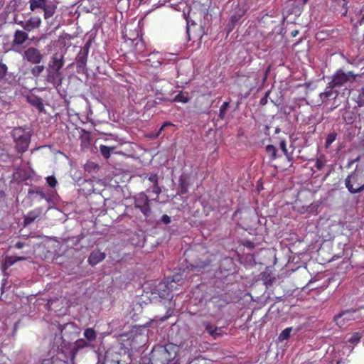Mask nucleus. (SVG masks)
I'll return each mask as SVG.
<instances>
[{
  "label": "nucleus",
  "instance_id": "26",
  "mask_svg": "<svg viewBox=\"0 0 364 364\" xmlns=\"http://www.w3.org/2000/svg\"><path fill=\"white\" fill-rule=\"evenodd\" d=\"M266 151L270 156L271 159H275L277 158V149L274 145L269 144L266 146Z\"/></svg>",
  "mask_w": 364,
  "mask_h": 364
},
{
  "label": "nucleus",
  "instance_id": "19",
  "mask_svg": "<svg viewBox=\"0 0 364 364\" xmlns=\"http://www.w3.org/2000/svg\"><path fill=\"white\" fill-rule=\"evenodd\" d=\"M178 186L180 188V193L181 194H186L188 193L189 187V176L186 173H182L178 179Z\"/></svg>",
  "mask_w": 364,
  "mask_h": 364
},
{
  "label": "nucleus",
  "instance_id": "56",
  "mask_svg": "<svg viewBox=\"0 0 364 364\" xmlns=\"http://www.w3.org/2000/svg\"><path fill=\"white\" fill-rule=\"evenodd\" d=\"M343 118L348 124H350L353 122L352 117H348L347 116L344 115Z\"/></svg>",
  "mask_w": 364,
  "mask_h": 364
},
{
  "label": "nucleus",
  "instance_id": "9",
  "mask_svg": "<svg viewBox=\"0 0 364 364\" xmlns=\"http://www.w3.org/2000/svg\"><path fill=\"white\" fill-rule=\"evenodd\" d=\"M356 312L357 310L353 309L342 311L334 316L333 321L338 326L342 328L346 325L347 322L358 318L357 316H355Z\"/></svg>",
  "mask_w": 364,
  "mask_h": 364
},
{
  "label": "nucleus",
  "instance_id": "54",
  "mask_svg": "<svg viewBox=\"0 0 364 364\" xmlns=\"http://www.w3.org/2000/svg\"><path fill=\"white\" fill-rule=\"evenodd\" d=\"M360 12L362 13V17L360 20L358 21L359 24L361 25L364 23V6H363L362 9L360 10Z\"/></svg>",
  "mask_w": 364,
  "mask_h": 364
},
{
  "label": "nucleus",
  "instance_id": "4",
  "mask_svg": "<svg viewBox=\"0 0 364 364\" xmlns=\"http://www.w3.org/2000/svg\"><path fill=\"white\" fill-rule=\"evenodd\" d=\"M30 9L34 11L36 9L41 8L44 11V18L48 19L53 16L55 12L57 5L54 0H29Z\"/></svg>",
  "mask_w": 364,
  "mask_h": 364
},
{
  "label": "nucleus",
  "instance_id": "59",
  "mask_svg": "<svg viewBox=\"0 0 364 364\" xmlns=\"http://www.w3.org/2000/svg\"><path fill=\"white\" fill-rule=\"evenodd\" d=\"M299 34V31L298 30H294L291 32V36L292 37H296L297 35Z\"/></svg>",
  "mask_w": 364,
  "mask_h": 364
},
{
  "label": "nucleus",
  "instance_id": "10",
  "mask_svg": "<svg viewBox=\"0 0 364 364\" xmlns=\"http://www.w3.org/2000/svg\"><path fill=\"white\" fill-rule=\"evenodd\" d=\"M172 289V284H169L166 282H161L154 288L153 293L158 294L161 299H166L169 298Z\"/></svg>",
  "mask_w": 364,
  "mask_h": 364
},
{
  "label": "nucleus",
  "instance_id": "5",
  "mask_svg": "<svg viewBox=\"0 0 364 364\" xmlns=\"http://www.w3.org/2000/svg\"><path fill=\"white\" fill-rule=\"evenodd\" d=\"M345 185L348 191L353 194L360 193L364 190V183L360 181L356 170L348 176L345 180Z\"/></svg>",
  "mask_w": 364,
  "mask_h": 364
},
{
  "label": "nucleus",
  "instance_id": "47",
  "mask_svg": "<svg viewBox=\"0 0 364 364\" xmlns=\"http://www.w3.org/2000/svg\"><path fill=\"white\" fill-rule=\"evenodd\" d=\"M324 162L322 161L321 160H317L316 162V164H315V166L316 168L318 169V170H322L323 168L324 167Z\"/></svg>",
  "mask_w": 364,
  "mask_h": 364
},
{
  "label": "nucleus",
  "instance_id": "42",
  "mask_svg": "<svg viewBox=\"0 0 364 364\" xmlns=\"http://www.w3.org/2000/svg\"><path fill=\"white\" fill-rule=\"evenodd\" d=\"M91 45V41L89 40L86 42L84 46L80 49L81 51L89 53V50Z\"/></svg>",
  "mask_w": 364,
  "mask_h": 364
},
{
  "label": "nucleus",
  "instance_id": "11",
  "mask_svg": "<svg viewBox=\"0 0 364 364\" xmlns=\"http://www.w3.org/2000/svg\"><path fill=\"white\" fill-rule=\"evenodd\" d=\"M205 331L213 338H217L223 335V330L221 327H218L210 321L203 320L200 322Z\"/></svg>",
  "mask_w": 364,
  "mask_h": 364
},
{
  "label": "nucleus",
  "instance_id": "17",
  "mask_svg": "<svg viewBox=\"0 0 364 364\" xmlns=\"http://www.w3.org/2000/svg\"><path fill=\"white\" fill-rule=\"evenodd\" d=\"M42 213L41 208H36L27 213L26 215L24 216L23 223L24 225H28L35 221L36 219L39 218Z\"/></svg>",
  "mask_w": 364,
  "mask_h": 364
},
{
  "label": "nucleus",
  "instance_id": "30",
  "mask_svg": "<svg viewBox=\"0 0 364 364\" xmlns=\"http://www.w3.org/2000/svg\"><path fill=\"white\" fill-rule=\"evenodd\" d=\"M279 148L284 153V154L287 156V159L289 161L291 160V154L288 152V150L287 149V142L285 140H282L279 143Z\"/></svg>",
  "mask_w": 364,
  "mask_h": 364
},
{
  "label": "nucleus",
  "instance_id": "38",
  "mask_svg": "<svg viewBox=\"0 0 364 364\" xmlns=\"http://www.w3.org/2000/svg\"><path fill=\"white\" fill-rule=\"evenodd\" d=\"M358 104L359 107L364 105V88H362L360 91L358 97Z\"/></svg>",
  "mask_w": 364,
  "mask_h": 364
},
{
  "label": "nucleus",
  "instance_id": "49",
  "mask_svg": "<svg viewBox=\"0 0 364 364\" xmlns=\"http://www.w3.org/2000/svg\"><path fill=\"white\" fill-rule=\"evenodd\" d=\"M58 301V299L57 298H52V299H50L48 300V302L46 304V306H47V309L49 310L50 309V306L55 302Z\"/></svg>",
  "mask_w": 364,
  "mask_h": 364
},
{
  "label": "nucleus",
  "instance_id": "63",
  "mask_svg": "<svg viewBox=\"0 0 364 364\" xmlns=\"http://www.w3.org/2000/svg\"><path fill=\"white\" fill-rule=\"evenodd\" d=\"M173 364H180V363H178L177 361H174V363Z\"/></svg>",
  "mask_w": 364,
  "mask_h": 364
},
{
  "label": "nucleus",
  "instance_id": "39",
  "mask_svg": "<svg viewBox=\"0 0 364 364\" xmlns=\"http://www.w3.org/2000/svg\"><path fill=\"white\" fill-rule=\"evenodd\" d=\"M10 155L6 152L0 153V164L7 162L10 159Z\"/></svg>",
  "mask_w": 364,
  "mask_h": 364
},
{
  "label": "nucleus",
  "instance_id": "60",
  "mask_svg": "<svg viewBox=\"0 0 364 364\" xmlns=\"http://www.w3.org/2000/svg\"><path fill=\"white\" fill-rule=\"evenodd\" d=\"M104 364H109V356L107 355L105 356Z\"/></svg>",
  "mask_w": 364,
  "mask_h": 364
},
{
  "label": "nucleus",
  "instance_id": "61",
  "mask_svg": "<svg viewBox=\"0 0 364 364\" xmlns=\"http://www.w3.org/2000/svg\"><path fill=\"white\" fill-rule=\"evenodd\" d=\"M16 328H17V323H15V325H14V330L16 331Z\"/></svg>",
  "mask_w": 364,
  "mask_h": 364
},
{
  "label": "nucleus",
  "instance_id": "44",
  "mask_svg": "<svg viewBox=\"0 0 364 364\" xmlns=\"http://www.w3.org/2000/svg\"><path fill=\"white\" fill-rule=\"evenodd\" d=\"M161 221L163 222L164 224H169L171 223V218L168 215H163Z\"/></svg>",
  "mask_w": 364,
  "mask_h": 364
},
{
  "label": "nucleus",
  "instance_id": "24",
  "mask_svg": "<svg viewBox=\"0 0 364 364\" xmlns=\"http://www.w3.org/2000/svg\"><path fill=\"white\" fill-rule=\"evenodd\" d=\"M45 68L46 67L43 65H36L31 68V73L33 77H38L44 71Z\"/></svg>",
  "mask_w": 364,
  "mask_h": 364
},
{
  "label": "nucleus",
  "instance_id": "35",
  "mask_svg": "<svg viewBox=\"0 0 364 364\" xmlns=\"http://www.w3.org/2000/svg\"><path fill=\"white\" fill-rule=\"evenodd\" d=\"M46 182L49 186L54 188L57 185L58 182L55 176H50L46 178Z\"/></svg>",
  "mask_w": 364,
  "mask_h": 364
},
{
  "label": "nucleus",
  "instance_id": "28",
  "mask_svg": "<svg viewBox=\"0 0 364 364\" xmlns=\"http://www.w3.org/2000/svg\"><path fill=\"white\" fill-rule=\"evenodd\" d=\"M229 105L230 103L228 102H225L220 107V113L218 117L220 119H224L225 118V114L229 107Z\"/></svg>",
  "mask_w": 364,
  "mask_h": 364
},
{
  "label": "nucleus",
  "instance_id": "62",
  "mask_svg": "<svg viewBox=\"0 0 364 364\" xmlns=\"http://www.w3.org/2000/svg\"><path fill=\"white\" fill-rule=\"evenodd\" d=\"M144 1H145V0H139V3H140V4H141V3H142V2H144Z\"/></svg>",
  "mask_w": 364,
  "mask_h": 364
},
{
  "label": "nucleus",
  "instance_id": "23",
  "mask_svg": "<svg viewBox=\"0 0 364 364\" xmlns=\"http://www.w3.org/2000/svg\"><path fill=\"white\" fill-rule=\"evenodd\" d=\"M261 279L264 282V284L268 287L271 286L275 280L274 277L267 272H263L261 273Z\"/></svg>",
  "mask_w": 364,
  "mask_h": 364
},
{
  "label": "nucleus",
  "instance_id": "43",
  "mask_svg": "<svg viewBox=\"0 0 364 364\" xmlns=\"http://www.w3.org/2000/svg\"><path fill=\"white\" fill-rule=\"evenodd\" d=\"M188 364H205L203 358H196L190 361Z\"/></svg>",
  "mask_w": 364,
  "mask_h": 364
},
{
  "label": "nucleus",
  "instance_id": "6",
  "mask_svg": "<svg viewBox=\"0 0 364 364\" xmlns=\"http://www.w3.org/2000/svg\"><path fill=\"white\" fill-rule=\"evenodd\" d=\"M134 208L139 209L146 218L150 216L151 213L150 200L145 193L141 192L134 197Z\"/></svg>",
  "mask_w": 364,
  "mask_h": 364
},
{
  "label": "nucleus",
  "instance_id": "64",
  "mask_svg": "<svg viewBox=\"0 0 364 364\" xmlns=\"http://www.w3.org/2000/svg\"><path fill=\"white\" fill-rule=\"evenodd\" d=\"M168 1L170 2V1H171V0H168Z\"/></svg>",
  "mask_w": 364,
  "mask_h": 364
},
{
  "label": "nucleus",
  "instance_id": "14",
  "mask_svg": "<svg viewBox=\"0 0 364 364\" xmlns=\"http://www.w3.org/2000/svg\"><path fill=\"white\" fill-rule=\"evenodd\" d=\"M88 53L80 50L75 58L77 73H84L87 60Z\"/></svg>",
  "mask_w": 364,
  "mask_h": 364
},
{
  "label": "nucleus",
  "instance_id": "3",
  "mask_svg": "<svg viewBox=\"0 0 364 364\" xmlns=\"http://www.w3.org/2000/svg\"><path fill=\"white\" fill-rule=\"evenodd\" d=\"M15 149L18 153L26 152L31 143V134L21 127H15L11 132Z\"/></svg>",
  "mask_w": 364,
  "mask_h": 364
},
{
  "label": "nucleus",
  "instance_id": "51",
  "mask_svg": "<svg viewBox=\"0 0 364 364\" xmlns=\"http://www.w3.org/2000/svg\"><path fill=\"white\" fill-rule=\"evenodd\" d=\"M172 125H173V124L171 123L170 122H165L163 124L162 127L160 128V129H159V131L158 132V134H159L161 132L162 129H164L165 127H166L168 126H172Z\"/></svg>",
  "mask_w": 364,
  "mask_h": 364
},
{
  "label": "nucleus",
  "instance_id": "22",
  "mask_svg": "<svg viewBox=\"0 0 364 364\" xmlns=\"http://www.w3.org/2000/svg\"><path fill=\"white\" fill-rule=\"evenodd\" d=\"M115 148L116 146H114L100 145L99 150L104 158L108 159L111 155V152H112Z\"/></svg>",
  "mask_w": 364,
  "mask_h": 364
},
{
  "label": "nucleus",
  "instance_id": "40",
  "mask_svg": "<svg viewBox=\"0 0 364 364\" xmlns=\"http://www.w3.org/2000/svg\"><path fill=\"white\" fill-rule=\"evenodd\" d=\"M97 168H98V165L92 162L87 164L85 165V169L89 171H91L92 170H95Z\"/></svg>",
  "mask_w": 364,
  "mask_h": 364
},
{
  "label": "nucleus",
  "instance_id": "2",
  "mask_svg": "<svg viewBox=\"0 0 364 364\" xmlns=\"http://www.w3.org/2000/svg\"><path fill=\"white\" fill-rule=\"evenodd\" d=\"M64 55L62 53H54L46 68V81L51 84L55 89H58L64 79L61 69L64 65Z\"/></svg>",
  "mask_w": 364,
  "mask_h": 364
},
{
  "label": "nucleus",
  "instance_id": "7",
  "mask_svg": "<svg viewBox=\"0 0 364 364\" xmlns=\"http://www.w3.org/2000/svg\"><path fill=\"white\" fill-rule=\"evenodd\" d=\"M355 79V75L353 72L345 73L342 70H338L332 77L330 82L331 87H340L347 82H353Z\"/></svg>",
  "mask_w": 364,
  "mask_h": 364
},
{
  "label": "nucleus",
  "instance_id": "15",
  "mask_svg": "<svg viewBox=\"0 0 364 364\" xmlns=\"http://www.w3.org/2000/svg\"><path fill=\"white\" fill-rule=\"evenodd\" d=\"M28 38V35L26 32L21 30H16L14 35L12 46H20L24 43Z\"/></svg>",
  "mask_w": 364,
  "mask_h": 364
},
{
  "label": "nucleus",
  "instance_id": "1",
  "mask_svg": "<svg viewBox=\"0 0 364 364\" xmlns=\"http://www.w3.org/2000/svg\"><path fill=\"white\" fill-rule=\"evenodd\" d=\"M179 346L172 343L155 346L149 353L150 364H173L177 358Z\"/></svg>",
  "mask_w": 364,
  "mask_h": 364
},
{
  "label": "nucleus",
  "instance_id": "45",
  "mask_svg": "<svg viewBox=\"0 0 364 364\" xmlns=\"http://www.w3.org/2000/svg\"><path fill=\"white\" fill-rule=\"evenodd\" d=\"M152 192L156 195H159L160 194V193L161 192V189L160 188V186H159L158 183L156 184H154L153 186V188H152Z\"/></svg>",
  "mask_w": 364,
  "mask_h": 364
},
{
  "label": "nucleus",
  "instance_id": "36",
  "mask_svg": "<svg viewBox=\"0 0 364 364\" xmlns=\"http://www.w3.org/2000/svg\"><path fill=\"white\" fill-rule=\"evenodd\" d=\"M156 99L159 100H164V101L170 100V98L166 94H164L159 90H157V92L156 93Z\"/></svg>",
  "mask_w": 364,
  "mask_h": 364
},
{
  "label": "nucleus",
  "instance_id": "13",
  "mask_svg": "<svg viewBox=\"0 0 364 364\" xmlns=\"http://www.w3.org/2000/svg\"><path fill=\"white\" fill-rule=\"evenodd\" d=\"M308 0H289L287 6V11L296 16L300 15L301 9Z\"/></svg>",
  "mask_w": 364,
  "mask_h": 364
},
{
  "label": "nucleus",
  "instance_id": "53",
  "mask_svg": "<svg viewBox=\"0 0 364 364\" xmlns=\"http://www.w3.org/2000/svg\"><path fill=\"white\" fill-rule=\"evenodd\" d=\"M36 194H38L41 198L47 199L46 194L44 192H43L42 191H37Z\"/></svg>",
  "mask_w": 364,
  "mask_h": 364
},
{
  "label": "nucleus",
  "instance_id": "37",
  "mask_svg": "<svg viewBox=\"0 0 364 364\" xmlns=\"http://www.w3.org/2000/svg\"><path fill=\"white\" fill-rule=\"evenodd\" d=\"M334 88L335 87H331L330 86V82H329L325 92L322 95H323L326 97H331L334 92L333 90Z\"/></svg>",
  "mask_w": 364,
  "mask_h": 364
},
{
  "label": "nucleus",
  "instance_id": "52",
  "mask_svg": "<svg viewBox=\"0 0 364 364\" xmlns=\"http://www.w3.org/2000/svg\"><path fill=\"white\" fill-rule=\"evenodd\" d=\"M25 242H17L15 245H14V247L15 248H17V249H21L23 248L24 246H25Z\"/></svg>",
  "mask_w": 364,
  "mask_h": 364
},
{
  "label": "nucleus",
  "instance_id": "57",
  "mask_svg": "<svg viewBox=\"0 0 364 364\" xmlns=\"http://www.w3.org/2000/svg\"><path fill=\"white\" fill-rule=\"evenodd\" d=\"M15 22L18 24H19L20 26H22V28L24 29L25 28V21H17V19L15 18Z\"/></svg>",
  "mask_w": 364,
  "mask_h": 364
},
{
  "label": "nucleus",
  "instance_id": "50",
  "mask_svg": "<svg viewBox=\"0 0 364 364\" xmlns=\"http://www.w3.org/2000/svg\"><path fill=\"white\" fill-rule=\"evenodd\" d=\"M269 95V92H267L265 95L260 100L259 104L261 105H265L267 102V97Z\"/></svg>",
  "mask_w": 364,
  "mask_h": 364
},
{
  "label": "nucleus",
  "instance_id": "29",
  "mask_svg": "<svg viewBox=\"0 0 364 364\" xmlns=\"http://www.w3.org/2000/svg\"><path fill=\"white\" fill-rule=\"evenodd\" d=\"M337 134L336 132H331L327 135L325 142V147L328 148L336 140Z\"/></svg>",
  "mask_w": 364,
  "mask_h": 364
},
{
  "label": "nucleus",
  "instance_id": "34",
  "mask_svg": "<svg viewBox=\"0 0 364 364\" xmlns=\"http://www.w3.org/2000/svg\"><path fill=\"white\" fill-rule=\"evenodd\" d=\"M24 259H26V257H11L6 260V263L11 266L18 261H21Z\"/></svg>",
  "mask_w": 364,
  "mask_h": 364
},
{
  "label": "nucleus",
  "instance_id": "32",
  "mask_svg": "<svg viewBox=\"0 0 364 364\" xmlns=\"http://www.w3.org/2000/svg\"><path fill=\"white\" fill-rule=\"evenodd\" d=\"M8 72V68L6 64L0 62V81L4 80Z\"/></svg>",
  "mask_w": 364,
  "mask_h": 364
},
{
  "label": "nucleus",
  "instance_id": "31",
  "mask_svg": "<svg viewBox=\"0 0 364 364\" xmlns=\"http://www.w3.org/2000/svg\"><path fill=\"white\" fill-rule=\"evenodd\" d=\"M173 100L176 102L186 103L189 101V98L187 95H185L183 92H180L175 96Z\"/></svg>",
  "mask_w": 364,
  "mask_h": 364
},
{
  "label": "nucleus",
  "instance_id": "18",
  "mask_svg": "<svg viewBox=\"0 0 364 364\" xmlns=\"http://www.w3.org/2000/svg\"><path fill=\"white\" fill-rule=\"evenodd\" d=\"M41 21L39 17L33 16L31 17L28 20L25 21V28L24 30L27 32H30L37 28H38L41 25Z\"/></svg>",
  "mask_w": 364,
  "mask_h": 364
},
{
  "label": "nucleus",
  "instance_id": "55",
  "mask_svg": "<svg viewBox=\"0 0 364 364\" xmlns=\"http://www.w3.org/2000/svg\"><path fill=\"white\" fill-rule=\"evenodd\" d=\"M109 364H119V360L118 359V355H117L116 360H112L109 358Z\"/></svg>",
  "mask_w": 364,
  "mask_h": 364
},
{
  "label": "nucleus",
  "instance_id": "41",
  "mask_svg": "<svg viewBox=\"0 0 364 364\" xmlns=\"http://www.w3.org/2000/svg\"><path fill=\"white\" fill-rule=\"evenodd\" d=\"M149 181L151 183H153V184H156L158 183V180H159V177L157 176V174H151L149 178H148Z\"/></svg>",
  "mask_w": 364,
  "mask_h": 364
},
{
  "label": "nucleus",
  "instance_id": "12",
  "mask_svg": "<svg viewBox=\"0 0 364 364\" xmlns=\"http://www.w3.org/2000/svg\"><path fill=\"white\" fill-rule=\"evenodd\" d=\"M245 14V10L244 8L240 6L239 4H237L235 8L234 13L230 16V21L227 25L228 32H230L234 28L235 25L239 22Z\"/></svg>",
  "mask_w": 364,
  "mask_h": 364
},
{
  "label": "nucleus",
  "instance_id": "21",
  "mask_svg": "<svg viewBox=\"0 0 364 364\" xmlns=\"http://www.w3.org/2000/svg\"><path fill=\"white\" fill-rule=\"evenodd\" d=\"M210 261L208 259H198L194 262V263L191 264L192 269L194 271L199 272L201 269L205 268L209 266Z\"/></svg>",
  "mask_w": 364,
  "mask_h": 364
},
{
  "label": "nucleus",
  "instance_id": "46",
  "mask_svg": "<svg viewBox=\"0 0 364 364\" xmlns=\"http://www.w3.org/2000/svg\"><path fill=\"white\" fill-rule=\"evenodd\" d=\"M76 346H77V348H83L85 346H87V343L85 341L80 339L76 341Z\"/></svg>",
  "mask_w": 364,
  "mask_h": 364
},
{
  "label": "nucleus",
  "instance_id": "33",
  "mask_svg": "<svg viewBox=\"0 0 364 364\" xmlns=\"http://www.w3.org/2000/svg\"><path fill=\"white\" fill-rule=\"evenodd\" d=\"M360 338L361 335L359 333L356 332L351 336V337L348 340V342L353 344H357L359 343Z\"/></svg>",
  "mask_w": 364,
  "mask_h": 364
},
{
  "label": "nucleus",
  "instance_id": "27",
  "mask_svg": "<svg viewBox=\"0 0 364 364\" xmlns=\"http://www.w3.org/2000/svg\"><path fill=\"white\" fill-rule=\"evenodd\" d=\"M291 330V328H287L284 330H283L278 337L279 341H283L284 340H287L290 337Z\"/></svg>",
  "mask_w": 364,
  "mask_h": 364
},
{
  "label": "nucleus",
  "instance_id": "25",
  "mask_svg": "<svg viewBox=\"0 0 364 364\" xmlns=\"http://www.w3.org/2000/svg\"><path fill=\"white\" fill-rule=\"evenodd\" d=\"M84 336L89 341H93L96 338V333L92 328H87L84 331Z\"/></svg>",
  "mask_w": 364,
  "mask_h": 364
},
{
  "label": "nucleus",
  "instance_id": "48",
  "mask_svg": "<svg viewBox=\"0 0 364 364\" xmlns=\"http://www.w3.org/2000/svg\"><path fill=\"white\" fill-rule=\"evenodd\" d=\"M186 32L188 33V35L189 36V27L191 25H195V22L192 20H190L188 18L186 17Z\"/></svg>",
  "mask_w": 364,
  "mask_h": 364
},
{
  "label": "nucleus",
  "instance_id": "8",
  "mask_svg": "<svg viewBox=\"0 0 364 364\" xmlns=\"http://www.w3.org/2000/svg\"><path fill=\"white\" fill-rule=\"evenodd\" d=\"M22 57L23 60L30 63L38 65L43 62L44 55L41 51L35 47H28L24 50Z\"/></svg>",
  "mask_w": 364,
  "mask_h": 364
},
{
  "label": "nucleus",
  "instance_id": "58",
  "mask_svg": "<svg viewBox=\"0 0 364 364\" xmlns=\"http://www.w3.org/2000/svg\"><path fill=\"white\" fill-rule=\"evenodd\" d=\"M359 161V157L356 158L354 160H352L351 161H350L348 164V166L347 167L349 168L353 164H355V162L356 161Z\"/></svg>",
  "mask_w": 364,
  "mask_h": 364
},
{
  "label": "nucleus",
  "instance_id": "20",
  "mask_svg": "<svg viewBox=\"0 0 364 364\" xmlns=\"http://www.w3.org/2000/svg\"><path fill=\"white\" fill-rule=\"evenodd\" d=\"M105 253L95 250L90 253L88 257V262L90 265L95 266L101 261H102L105 259Z\"/></svg>",
  "mask_w": 364,
  "mask_h": 364
},
{
  "label": "nucleus",
  "instance_id": "16",
  "mask_svg": "<svg viewBox=\"0 0 364 364\" xmlns=\"http://www.w3.org/2000/svg\"><path fill=\"white\" fill-rule=\"evenodd\" d=\"M27 102L35 107L39 112H43L45 111L43 100L40 97L36 95H31L27 97Z\"/></svg>",
  "mask_w": 364,
  "mask_h": 364
}]
</instances>
